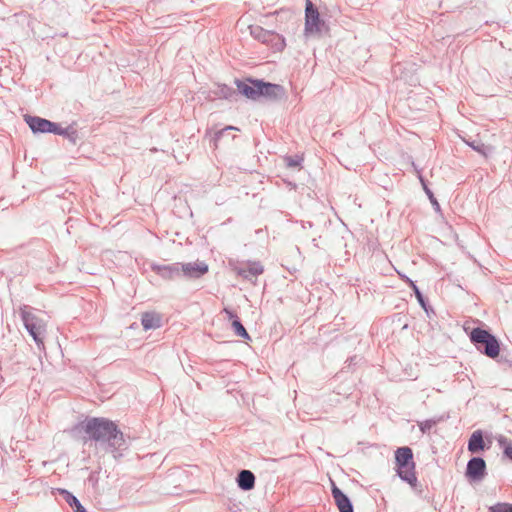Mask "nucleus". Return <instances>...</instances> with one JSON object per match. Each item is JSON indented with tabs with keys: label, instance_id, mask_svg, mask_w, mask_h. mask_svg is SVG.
<instances>
[{
	"label": "nucleus",
	"instance_id": "0eeeda50",
	"mask_svg": "<svg viewBox=\"0 0 512 512\" xmlns=\"http://www.w3.org/2000/svg\"><path fill=\"white\" fill-rule=\"evenodd\" d=\"M180 273L189 279H198L208 272V265L203 261L180 263Z\"/></svg>",
	"mask_w": 512,
	"mask_h": 512
},
{
	"label": "nucleus",
	"instance_id": "39448f33",
	"mask_svg": "<svg viewBox=\"0 0 512 512\" xmlns=\"http://www.w3.org/2000/svg\"><path fill=\"white\" fill-rule=\"evenodd\" d=\"M325 22L320 18L317 7L310 1L306 0L305 7V33L318 34L322 31Z\"/></svg>",
	"mask_w": 512,
	"mask_h": 512
},
{
	"label": "nucleus",
	"instance_id": "f257e3e1",
	"mask_svg": "<svg viewBox=\"0 0 512 512\" xmlns=\"http://www.w3.org/2000/svg\"><path fill=\"white\" fill-rule=\"evenodd\" d=\"M74 431L84 434V443L94 441L110 452L115 459L122 456V450L126 449L124 434L112 420L104 417H91L80 422L74 427Z\"/></svg>",
	"mask_w": 512,
	"mask_h": 512
},
{
	"label": "nucleus",
	"instance_id": "4468645a",
	"mask_svg": "<svg viewBox=\"0 0 512 512\" xmlns=\"http://www.w3.org/2000/svg\"><path fill=\"white\" fill-rule=\"evenodd\" d=\"M467 449L469 452L475 454L485 449V442L483 439V432L481 430L474 431L469 440Z\"/></svg>",
	"mask_w": 512,
	"mask_h": 512
},
{
	"label": "nucleus",
	"instance_id": "20e7f679",
	"mask_svg": "<svg viewBox=\"0 0 512 512\" xmlns=\"http://www.w3.org/2000/svg\"><path fill=\"white\" fill-rule=\"evenodd\" d=\"M20 315L27 332L32 336L37 346L43 345V338L46 333L45 321L28 310L27 306L21 308Z\"/></svg>",
	"mask_w": 512,
	"mask_h": 512
},
{
	"label": "nucleus",
	"instance_id": "2f4dec72",
	"mask_svg": "<svg viewBox=\"0 0 512 512\" xmlns=\"http://www.w3.org/2000/svg\"><path fill=\"white\" fill-rule=\"evenodd\" d=\"M498 441L500 445H504L506 443V438L501 437Z\"/></svg>",
	"mask_w": 512,
	"mask_h": 512
},
{
	"label": "nucleus",
	"instance_id": "ddd939ff",
	"mask_svg": "<svg viewBox=\"0 0 512 512\" xmlns=\"http://www.w3.org/2000/svg\"><path fill=\"white\" fill-rule=\"evenodd\" d=\"M264 271L260 262H249L246 266L238 269V275L251 280L252 277H257Z\"/></svg>",
	"mask_w": 512,
	"mask_h": 512
},
{
	"label": "nucleus",
	"instance_id": "423d86ee",
	"mask_svg": "<svg viewBox=\"0 0 512 512\" xmlns=\"http://www.w3.org/2000/svg\"><path fill=\"white\" fill-rule=\"evenodd\" d=\"M486 474V462L482 457H472L468 461L465 476L470 482H480Z\"/></svg>",
	"mask_w": 512,
	"mask_h": 512
},
{
	"label": "nucleus",
	"instance_id": "6ab92c4d",
	"mask_svg": "<svg viewBox=\"0 0 512 512\" xmlns=\"http://www.w3.org/2000/svg\"><path fill=\"white\" fill-rule=\"evenodd\" d=\"M232 328L237 336L242 337L244 339H250L248 332L246 331L245 327L243 326L238 317H235V319L232 321Z\"/></svg>",
	"mask_w": 512,
	"mask_h": 512
},
{
	"label": "nucleus",
	"instance_id": "5701e85b",
	"mask_svg": "<svg viewBox=\"0 0 512 512\" xmlns=\"http://www.w3.org/2000/svg\"><path fill=\"white\" fill-rule=\"evenodd\" d=\"M231 130H238V128L234 127V126H226L225 128L217 131L214 134L213 138L211 139V141L213 142V146L215 148H217L220 139L225 135L226 132L231 131Z\"/></svg>",
	"mask_w": 512,
	"mask_h": 512
},
{
	"label": "nucleus",
	"instance_id": "412c9836",
	"mask_svg": "<svg viewBox=\"0 0 512 512\" xmlns=\"http://www.w3.org/2000/svg\"><path fill=\"white\" fill-rule=\"evenodd\" d=\"M441 421V418L437 419H427L421 422H418V427L420 431L425 434L428 433L434 426L437 425Z\"/></svg>",
	"mask_w": 512,
	"mask_h": 512
},
{
	"label": "nucleus",
	"instance_id": "6e6552de",
	"mask_svg": "<svg viewBox=\"0 0 512 512\" xmlns=\"http://www.w3.org/2000/svg\"><path fill=\"white\" fill-rule=\"evenodd\" d=\"M259 84V98L265 97L270 100H278L285 96V90L283 86L279 84L268 83L264 82L263 80H260Z\"/></svg>",
	"mask_w": 512,
	"mask_h": 512
},
{
	"label": "nucleus",
	"instance_id": "bb28decb",
	"mask_svg": "<svg viewBox=\"0 0 512 512\" xmlns=\"http://www.w3.org/2000/svg\"><path fill=\"white\" fill-rule=\"evenodd\" d=\"M220 92H221V95L224 98H229V97H231L235 93L234 90H232L231 88L227 87L226 85H224L223 87L220 88Z\"/></svg>",
	"mask_w": 512,
	"mask_h": 512
},
{
	"label": "nucleus",
	"instance_id": "a211bd4d",
	"mask_svg": "<svg viewBox=\"0 0 512 512\" xmlns=\"http://www.w3.org/2000/svg\"><path fill=\"white\" fill-rule=\"evenodd\" d=\"M251 35L255 39L265 43L273 36V33L270 31L264 30L260 26H256V27H251Z\"/></svg>",
	"mask_w": 512,
	"mask_h": 512
},
{
	"label": "nucleus",
	"instance_id": "c756f323",
	"mask_svg": "<svg viewBox=\"0 0 512 512\" xmlns=\"http://www.w3.org/2000/svg\"><path fill=\"white\" fill-rule=\"evenodd\" d=\"M223 312H224V313L227 315V317H228L230 320H232V321L235 319V317H238V316H237V315H236L232 310H229V309H227V308H225V309L223 310Z\"/></svg>",
	"mask_w": 512,
	"mask_h": 512
},
{
	"label": "nucleus",
	"instance_id": "a878e982",
	"mask_svg": "<svg viewBox=\"0 0 512 512\" xmlns=\"http://www.w3.org/2000/svg\"><path fill=\"white\" fill-rule=\"evenodd\" d=\"M302 158L299 157H288L286 159L287 166L291 168L299 167L301 164Z\"/></svg>",
	"mask_w": 512,
	"mask_h": 512
},
{
	"label": "nucleus",
	"instance_id": "dca6fc26",
	"mask_svg": "<svg viewBox=\"0 0 512 512\" xmlns=\"http://www.w3.org/2000/svg\"><path fill=\"white\" fill-rule=\"evenodd\" d=\"M141 324L144 330L159 328L161 326V317L153 312L143 313L141 318Z\"/></svg>",
	"mask_w": 512,
	"mask_h": 512
},
{
	"label": "nucleus",
	"instance_id": "393cba45",
	"mask_svg": "<svg viewBox=\"0 0 512 512\" xmlns=\"http://www.w3.org/2000/svg\"><path fill=\"white\" fill-rule=\"evenodd\" d=\"M489 512H512V504L497 503L489 508Z\"/></svg>",
	"mask_w": 512,
	"mask_h": 512
},
{
	"label": "nucleus",
	"instance_id": "f3484780",
	"mask_svg": "<svg viewBox=\"0 0 512 512\" xmlns=\"http://www.w3.org/2000/svg\"><path fill=\"white\" fill-rule=\"evenodd\" d=\"M58 491L62 498L67 502V504L74 510V512H87L80 501L72 493L65 489H59Z\"/></svg>",
	"mask_w": 512,
	"mask_h": 512
},
{
	"label": "nucleus",
	"instance_id": "7c9ffc66",
	"mask_svg": "<svg viewBox=\"0 0 512 512\" xmlns=\"http://www.w3.org/2000/svg\"><path fill=\"white\" fill-rule=\"evenodd\" d=\"M66 131H64V134L62 136L70 137L71 135L75 134V130L72 127L65 128Z\"/></svg>",
	"mask_w": 512,
	"mask_h": 512
},
{
	"label": "nucleus",
	"instance_id": "aec40b11",
	"mask_svg": "<svg viewBox=\"0 0 512 512\" xmlns=\"http://www.w3.org/2000/svg\"><path fill=\"white\" fill-rule=\"evenodd\" d=\"M467 145H469L476 152L487 156L488 152H490V148L482 143L480 140L466 141Z\"/></svg>",
	"mask_w": 512,
	"mask_h": 512
},
{
	"label": "nucleus",
	"instance_id": "1a4fd4ad",
	"mask_svg": "<svg viewBox=\"0 0 512 512\" xmlns=\"http://www.w3.org/2000/svg\"><path fill=\"white\" fill-rule=\"evenodd\" d=\"M259 81L260 80L248 79L247 81L236 80L235 83L240 94L244 95L248 99L257 100L259 99Z\"/></svg>",
	"mask_w": 512,
	"mask_h": 512
},
{
	"label": "nucleus",
	"instance_id": "4be33fe9",
	"mask_svg": "<svg viewBox=\"0 0 512 512\" xmlns=\"http://www.w3.org/2000/svg\"><path fill=\"white\" fill-rule=\"evenodd\" d=\"M420 181L422 183L423 189H424L426 195L428 196L432 206L434 207V209L436 211H440V205H439L437 199L435 198L433 192L428 188L425 180L422 177H420Z\"/></svg>",
	"mask_w": 512,
	"mask_h": 512
},
{
	"label": "nucleus",
	"instance_id": "9b49d317",
	"mask_svg": "<svg viewBox=\"0 0 512 512\" xmlns=\"http://www.w3.org/2000/svg\"><path fill=\"white\" fill-rule=\"evenodd\" d=\"M25 121L34 133H48L51 127H55L54 122L38 116L28 115L25 117Z\"/></svg>",
	"mask_w": 512,
	"mask_h": 512
},
{
	"label": "nucleus",
	"instance_id": "f03ea898",
	"mask_svg": "<svg viewBox=\"0 0 512 512\" xmlns=\"http://www.w3.org/2000/svg\"><path fill=\"white\" fill-rule=\"evenodd\" d=\"M395 461L396 472L400 479L407 482L411 487H415L417 477L412 449L408 446L398 448L395 451Z\"/></svg>",
	"mask_w": 512,
	"mask_h": 512
},
{
	"label": "nucleus",
	"instance_id": "c85d7f7f",
	"mask_svg": "<svg viewBox=\"0 0 512 512\" xmlns=\"http://www.w3.org/2000/svg\"><path fill=\"white\" fill-rule=\"evenodd\" d=\"M504 455L512 461V445L508 444L504 447Z\"/></svg>",
	"mask_w": 512,
	"mask_h": 512
},
{
	"label": "nucleus",
	"instance_id": "7ed1b4c3",
	"mask_svg": "<svg viewBox=\"0 0 512 512\" xmlns=\"http://www.w3.org/2000/svg\"><path fill=\"white\" fill-rule=\"evenodd\" d=\"M470 341L475 345L478 351L489 358L494 359L499 355V341L488 330L480 327L473 328L470 333Z\"/></svg>",
	"mask_w": 512,
	"mask_h": 512
},
{
	"label": "nucleus",
	"instance_id": "2eb2a0df",
	"mask_svg": "<svg viewBox=\"0 0 512 512\" xmlns=\"http://www.w3.org/2000/svg\"><path fill=\"white\" fill-rule=\"evenodd\" d=\"M236 480L238 487L244 491H249L255 486V476L250 470H241Z\"/></svg>",
	"mask_w": 512,
	"mask_h": 512
},
{
	"label": "nucleus",
	"instance_id": "b1692460",
	"mask_svg": "<svg viewBox=\"0 0 512 512\" xmlns=\"http://www.w3.org/2000/svg\"><path fill=\"white\" fill-rule=\"evenodd\" d=\"M407 281L409 282L410 284V287L412 288L419 304L424 308L426 309V302H425V298L423 296V294L421 293V291L419 290L418 286L410 279H407Z\"/></svg>",
	"mask_w": 512,
	"mask_h": 512
},
{
	"label": "nucleus",
	"instance_id": "9d476101",
	"mask_svg": "<svg viewBox=\"0 0 512 512\" xmlns=\"http://www.w3.org/2000/svg\"><path fill=\"white\" fill-rule=\"evenodd\" d=\"M331 492L340 512H354L351 500L334 482H332Z\"/></svg>",
	"mask_w": 512,
	"mask_h": 512
},
{
	"label": "nucleus",
	"instance_id": "f8f14e48",
	"mask_svg": "<svg viewBox=\"0 0 512 512\" xmlns=\"http://www.w3.org/2000/svg\"><path fill=\"white\" fill-rule=\"evenodd\" d=\"M180 263L169 265H153L152 270L165 280H174L181 276Z\"/></svg>",
	"mask_w": 512,
	"mask_h": 512
},
{
	"label": "nucleus",
	"instance_id": "cd10ccee",
	"mask_svg": "<svg viewBox=\"0 0 512 512\" xmlns=\"http://www.w3.org/2000/svg\"><path fill=\"white\" fill-rule=\"evenodd\" d=\"M66 129L61 128L57 123H55V127H51L48 133H53L55 135H63Z\"/></svg>",
	"mask_w": 512,
	"mask_h": 512
}]
</instances>
